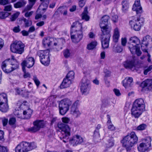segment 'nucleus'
Here are the masks:
<instances>
[{"mask_svg": "<svg viewBox=\"0 0 152 152\" xmlns=\"http://www.w3.org/2000/svg\"><path fill=\"white\" fill-rule=\"evenodd\" d=\"M56 97L54 96H51L48 98L49 100L52 102H53L54 101Z\"/></svg>", "mask_w": 152, "mask_h": 152, "instance_id": "63", "label": "nucleus"}, {"mask_svg": "<svg viewBox=\"0 0 152 152\" xmlns=\"http://www.w3.org/2000/svg\"><path fill=\"white\" fill-rule=\"evenodd\" d=\"M71 84V80L66 78L64 79L60 87L61 88H66L69 87Z\"/></svg>", "mask_w": 152, "mask_h": 152, "instance_id": "26", "label": "nucleus"}, {"mask_svg": "<svg viewBox=\"0 0 152 152\" xmlns=\"http://www.w3.org/2000/svg\"><path fill=\"white\" fill-rule=\"evenodd\" d=\"M145 110V106L143 100L139 99L136 100L134 102L133 105Z\"/></svg>", "mask_w": 152, "mask_h": 152, "instance_id": "20", "label": "nucleus"}, {"mask_svg": "<svg viewBox=\"0 0 152 152\" xmlns=\"http://www.w3.org/2000/svg\"><path fill=\"white\" fill-rule=\"evenodd\" d=\"M9 1L8 0H0V4L5 5L8 4Z\"/></svg>", "mask_w": 152, "mask_h": 152, "instance_id": "60", "label": "nucleus"}, {"mask_svg": "<svg viewBox=\"0 0 152 152\" xmlns=\"http://www.w3.org/2000/svg\"><path fill=\"white\" fill-rule=\"evenodd\" d=\"M8 109L7 103L0 104V110L2 112H6Z\"/></svg>", "mask_w": 152, "mask_h": 152, "instance_id": "36", "label": "nucleus"}, {"mask_svg": "<svg viewBox=\"0 0 152 152\" xmlns=\"http://www.w3.org/2000/svg\"><path fill=\"white\" fill-rule=\"evenodd\" d=\"M141 86L142 90H151L152 89V79H147L144 80L142 82Z\"/></svg>", "mask_w": 152, "mask_h": 152, "instance_id": "16", "label": "nucleus"}, {"mask_svg": "<svg viewBox=\"0 0 152 152\" xmlns=\"http://www.w3.org/2000/svg\"><path fill=\"white\" fill-rule=\"evenodd\" d=\"M70 143L73 146L79 144L83 142V138L78 135H75L73 136L72 138L69 140Z\"/></svg>", "mask_w": 152, "mask_h": 152, "instance_id": "15", "label": "nucleus"}, {"mask_svg": "<svg viewBox=\"0 0 152 152\" xmlns=\"http://www.w3.org/2000/svg\"><path fill=\"white\" fill-rule=\"evenodd\" d=\"M133 80L132 77L126 78L123 81V86L126 88L131 86V83L133 82Z\"/></svg>", "mask_w": 152, "mask_h": 152, "instance_id": "27", "label": "nucleus"}, {"mask_svg": "<svg viewBox=\"0 0 152 152\" xmlns=\"http://www.w3.org/2000/svg\"><path fill=\"white\" fill-rule=\"evenodd\" d=\"M144 21L142 18L133 17L132 20L129 21V24L132 29L135 31H139Z\"/></svg>", "mask_w": 152, "mask_h": 152, "instance_id": "8", "label": "nucleus"}, {"mask_svg": "<svg viewBox=\"0 0 152 152\" xmlns=\"http://www.w3.org/2000/svg\"><path fill=\"white\" fill-rule=\"evenodd\" d=\"M124 65L126 69H130L132 71L135 69L134 61L133 60H127L124 63Z\"/></svg>", "mask_w": 152, "mask_h": 152, "instance_id": "24", "label": "nucleus"}, {"mask_svg": "<svg viewBox=\"0 0 152 152\" xmlns=\"http://www.w3.org/2000/svg\"><path fill=\"white\" fill-rule=\"evenodd\" d=\"M119 37V32L117 28L115 29L113 36V41L115 42H118Z\"/></svg>", "mask_w": 152, "mask_h": 152, "instance_id": "33", "label": "nucleus"}, {"mask_svg": "<svg viewBox=\"0 0 152 152\" xmlns=\"http://www.w3.org/2000/svg\"><path fill=\"white\" fill-rule=\"evenodd\" d=\"M19 14V12H17L12 15L10 18V21L12 22L15 21L18 18Z\"/></svg>", "mask_w": 152, "mask_h": 152, "instance_id": "44", "label": "nucleus"}, {"mask_svg": "<svg viewBox=\"0 0 152 152\" xmlns=\"http://www.w3.org/2000/svg\"><path fill=\"white\" fill-rule=\"evenodd\" d=\"M32 111L31 110L28 109L27 110H24L23 111V114L25 115V117L23 118L28 119L29 118L32 114Z\"/></svg>", "mask_w": 152, "mask_h": 152, "instance_id": "34", "label": "nucleus"}, {"mask_svg": "<svg viewBox=\"0 0 152 152\" xmlns=\"http://www.w3.org/2000/svg\"><path fill=\"white\" fill-rule=\"evenodd\" d=\"M20 26H18L15 27L13 29V31L15 33H18L20 31Z\"/></svg>", "mask_w": 152, "mask_h": 152, "instance_id": "54", "label": "nucleus"}, {"mask_svg": "<svg viewBox=\"0 0 152 152\" xmlns=\"http://www.w3.org/2000/svg\"><path fill=\"white\" fill-rule=\"evenodd\" d=\"M63 54L65 58L69 57L70 55L69 50L68 49H66L64 50Z\"/></svg>", "mask_w": 152, "mask_h": 152, "instance_id": "47", "label": "nucleus"}, {"mask_svg": "<svg viewBox=\"0 0 152 152\" xmlns=\"http://www.w3.org/2000/svg\"><path fill=\"white\" fill-rule=\"evenodd\" d=\"M101 125L99 124H98L96 128V129L94 131V137L95 138H99V129L101 128Z\"/></svg>", "mask_w": 152, "mask_h": 152, "instance_id": "41", "label": "nucleus"}, {"mask_svg": "<svg viewBox=\"0 0 152 152\" xmlns=\"http://www.w3.org/2000/svg\"><path fill=\"white\" fill-rule=\"evenodd\" d=\"M7 96L6 94L2 93L0 94V104L7 103Z\"/></svg>", "mask_w": 152, "mask_h": 152, "instance_id": "32", "label": "nucleus"}, {"mask_svg": "<svg viewBox=\"0 0 152 152\" xmlns=\"http://www.w3.org/2000/svg\"><path fill=\"white\" fill-rule=\"evenodd\" d=\"M140 42L139 39L136 37H131L129 39L130 45H135L136 46L139 45Z\"/></svg>", "mask_w": 152, "mask_h": 152, "instance_id": "30", "label": "nucleus"}, {"mask_svg": "<svg viewBox=\"0 0 152 152\" xmlns=\"http://www.w3.org/2000/svg\"><path fill=\"white\" fill-rule=\"evenodd\" d=\"M34 63V60L33 58L31 57H27L25 60L23 61L21 64L22 68L26 66L28 68L32 67Z\"/></svg>", "mask_w": 152, "mask_h": 152, "instance_id": "12", "label": "nucleus"}, {"mask_svg": "<svg viewBox=\"0 0 152 152\" xmlns=\"http://www.w3.org/2000/svg\"><path fill=\"white\" fill-rule=\"evenodd\" d=\"M77 103L75 102L72 105L71 110V113L75 117H77L81 114V113L77 107Z\"/></svg>", "mask_w": 152, "mask_h": 152, "instance_id": "23", "label": "nucleus"}, {"mask_svg": "<svg viewBox=\"0 0 152 152\" xmlns=\"http://www.w3.org/2000/svg\"><path fill=\"white\" fill-rule=\"evenodd\" d=\"M133 46L132 45H129V48L132 54H136L138 56H140L141 53V52L139 48L135 45L132 44Z\"/></svg>", "mask_w": 152, "mask_h": 152, "instance_id": "22", "label": "nucleus"}, {"mask_svg": "<svg viewBox=\"0 0 152 152\" xmlns=\"http://www.w3.org/2000/svg\"><path fill=\"white\" fill-rule=\"evenodd\" d=\"M50 51L48 50H40L37 52L38 55L39 57L40 61L43 64L48 66L50 62Z\"/></svg>", "mask_w": 152, "mask_h": 152, "instance_id": "7", "label": "nucleus"}, {"mask_svg": "<svg viewBox=\"0 0 152 152\" xmlns=\"http://www.w3.org/2000/svg\"><path fill=\"white\" fill-rule=\"evenodd\" d=\"M19 63L16 60H13L10 63V65L11 66L12 71L18 69L19 67Z\"/></svg>", "mask_w": 152, "mask_h": 152, "instance_id": "35", "label": "nucleus"}, {"mask_svg": "<svg viewBox=\"0 0 152 152\" xmlns=\"http://www.w3.org/2000/svg\"><path fill=\"white\" fill-rule=\"evenodd\" d=\"M70 35L71 39L74 43H78L82 39L83 32L81 23L78 22L73 23L71 27Z\"/></svg>", "mask_w": 152, "mask_h": 152, "instance_id": "1", "label": "nucleus"}, {"mask_svg": "<svg viewBox=\"0 0 152 152\" xmlns=\"http://www.w3.org/2000/svg\"><path fill=\"white\" fill-rule=\"evenodd\" d=\"M33 5V4H31L29 3V4L27 6L25 7L23 12L28 11L32 8Z\"/></svg>", "mask_w": 152, "mask_h": 152, "instance_id": "48", "label": "nucleus"}, {"mask_svg": "<svg viewBox=\"0 0 152 152\" xmlns=\"http://www.w3.org/2000/svg\"><path fill=\"white\" fill-rule=\"evenodd\" d=\"M34 142H22L18 144L15 148V152H27L36 148Z\"/></svg>", "mask_w": 152, "mask_h": 152, "instance_id": "3", "label": "nucleus"}, {"mask_svg": "<svg viewBox=\"0 0 152 152\" xmlns=\"http://www.w3.org/2000/svg\"><path fill=\"white\" fill-rule=\"evenodd\" d=\"M144 110L133 106L131 109L132 114L135 118H138Z\"/></svg>", "mask_w": 152, "mask_h": 152, "instance_id": "19", "label": "nucleus"}, {"mask_svg": "<svg viewBox=\"0 0 152 152\" xmlns=\"http://www.w3.org/2000/svg\"><path fill=\"white\" fill-rule=\"evenodd\" d=\"M114 145L113 142L111 141H109L106 143V147L107 148H110L112 147Z\"/></svg>", "mask_w": 152, "mask_h": 152, "instance_id": "58", "label": "nucleus"}, {"mask_svg": "<svg viewBox=\"0 0 152 152\" xmlns=\"http://www.w3.org/2000/svg\"><path fill=\"white\" fill-rule=\"evenodd\" d=\"M74 73L73 71H70L67 74L66 78L71 80V79L74 78Z\"/></svg>", "mask_w": 152, "mask_h": 152, "instance_id": "46", "label": "nucleus"}, {"mask_svg": "<svg viewBox=\"0 0 152 152\" xmlns=\"http://www.w3.org/2000/svg\"><path fill=\"white\" fill-rule=\"evenodd\" d=\"M89 81L84 77L82 80L81 82L80 89L83 94L88 93L90 90Z\"/></svg>", "mask_w": 152, "mask_h": 152, "instance_id": "11", "label": "nucleus"}, {"mask_svg": "<svg viewBox=\"0 0 152 152\" xmlns=\"http://www.w3.org/2000/svg\"><path fill=\"white\" fill-rule=\"evenodd\" d=\"M146 125L145 124H142L138 126L137 128V130H142L145 129L146 127Z\"/></svg>", "mask_w": 152, "mask_h": 152, "instance_id": "49", "label": "nucleus"}, {"mask_svg": "<svg viewBox=\"0 0 152 152\" xmlns=\"http://www.w3.org/2000/svg\"><path fill=\"white\" fill-rule=\"evenodd\" d=\"M118 16L116 15H115L112 17V20L114 22H116L118 20Z\"/></svg>", "mask_w": 152, "mask_h": 152, "instance_id": "64", "label": "nucleus"}, {"mask_svg": "<svg viewBox=\"0 0 152 152\" xmlns=\"http://www.w3.org/2000/svg\"><path fill=\"white\" fill-rule=\"evenodd\" d=\"M110 37H101L102 45L104 49L107 48L109 47Z\"/></svg>", "mask_w": 152, "mask_h": 152, "instance_id": "25", "label": "nucleus"}, {"mask_svg": "<svg viewBox=\"0 0 152 152\" xmlns=\"http://www.w3.org/2000/svg\"><path fill=\"white\" fill-rule=\"evenodd\" d=\"M10 65V62L9 60H5L2 64L1 68L6 73H10L12 71V69Z\"/></svg>", "mask_w": 152, "mask_h": 152, "instance_id": "13", "label": "nucleus"}, {"mask_svg": "<svg viewBox=\"0 0 152 152\" xmlns=\"http://www.w3.org/2000/svg\"><path fill=\"white\" fill-rule=\"evenodd\" d=\"M16 90V92L18 94L23 95L24 96H26L29 93L28 91L26 90H21L19 89H17Z\"/></svg>", "mask_w": 152, "mask_h": 152, "instance_id": "39", "label": "nucleus"}, {"mask_svg": "<svg viewBox=\"0 0 152 152\" xmlns=\"http://www.w3.org/2000/svg\"><path fill=\"white\" fill-rule=\"evenodd\" d=\"M152 69V65L150 66L148 68L144 70V74L146 75L147 74L148 72L150 71Z\"/></svg>", "mask_w": 152, "mask_h": 152, "instance_id": "56", "label": "nucleus"}, {"mask_svg": "<svg viewBox=\"0 0 152 152\" xmlns=\"http://www.w3.org/2000/svg\"><path fill=\"white\" fill-rule=\"evenodd\" d=\"M113 50L116 53H120L122 51L123 49L120 46L117 45L115 46L113 48Z\"/></svg>", "mask_w": 152, "mask_h": 152, "instance_id": "45", "label": "nucleus"}, {"mask_svg": "<svg viewBox=\"0 0 152 152\" xmlns=\"http://www.w3.org/2000/svg\"><path fill=\"white\" fill-rule=\"evenodd\" d=\"M23 71L24 72V74L23 75V76L24 78H26L27 77H29L30 76V75L28 72H27L25 69V68L24 67L22 68Z\"/></svg>", "mask_w": 152, "mask_h": 152, "instance_id": "52", "label": "nucleus"}, {"mask_svg": "<svg viewBox=\"0 0 152 152\" xmlns=\"http://www.w3.org/2000/svg\"><path fill=\"white\" fill-rule=\"evenodd\" d=\"M16 121V120L15 118H12L9 119V124L11 126H13L15 124Z\"/></svg>", "mask_w": 152, "mask_h": 152, "instance_id": "51", "label": "nucleus"}, {"mask_svg": "<svg viewBox=\"0 0 152 152\" xmlns=\"http://www.w3.org/2000/svg\"><path fill=\"white\" fill-rule=\"evenodd\" d=\"M138 138L134 132H132L123 138L121 141L122 146L125 148L127 152H131L132 147L136 143Z\"/></svg>", "mask_w": 152, "mask_h": 152, "instance_id": "2", "label": "nucleus"}, {"mask_svg": "<svg viewBox=\"0 0 152 152\" xmlns=\"http://www.w3.org/2000/svg\"><path fill=\"white\" fill-rule=\"evenodd\" d=\"M26 3L25 0H20L19 1L14 4V6L16 8L22 7L24 6Z\"/></svg>", "mask_w": 152, "mask_h": 152, "instance_id": "29", "label": "nucleus"}, {"mask_svg": "<svg viewBox=\"0 0 152 152\" xmlns=\"http://www.w3.org/2000/svg\"><path fill=\"white\" fill-rule=\"evenodd\" d=\"M21 20L24 21L26 27H28L32 25V21L31 20H27L24 18H23Z\"/></svg>", "mask_w": 152, "mask_h": 152, "instance_id": "40", "label": "nucleus"}, {"mask_svg": "<svg viewBox=\"0 0 152 152\" xmlns=\"http://www.w3.org/2000/svg\"><path fill=\"white\" fill-rule=\"evenodd\" d=\"M107 126H108V129L110 130L114 131L115 130V127L112 124L107 125Z\"/></svg>", "mask_w": 152, "mask_h": 152, "instance_id": "55", "label": "nucleus"}, {"mask_svg": "<svg viewBox=\"0 0 152 152\" xmlns=\"http://www.w3.org/2000/svg\"><path fill=\"white\" fill-rule=\"evenodd\" d=\"M33 80L37 86H39L40 84V82L36 77H34Z\"/></svg>", "mask_w": 152, "mask_h": 152, "instance_id": "62", "label": "nucleus"}, {"mask_svg": "<svg viewBox=\"0 0 152 152\" xmlns=\"http://www.w3.org/2000/svg\"><path fill=\"white\" fill-rule=\"evenodd\" d=\"M97 43L96 42L93 41L91 42L88 45L87 48L89 50H91L94 49L96 46Z\"/></svg>", "mask_w": 152, "mask_h": 152, "instance_id": "38", "label": "nucleus"}, {"mask_svg": "<svg viewBox=\"0 0 152 152\" xmlns=\"http://www.w3.org/2000/svg\"><path fill=\"white\" fill-rule=\"evenodd\" d=\"M151 43L152 44V38L150 37L147 35L143 37L141 45L142 50H145L148 45Z\"/></svg>", "mask_w": 152, "mask_h": 152, "instance_id": "14", "label": "nucleus"}, {"mask_svg": "<svg viewBox=\"0 0 152 152\" xmlns=\"http://www.w3.org/2000/svg\"><path fill=\"white\" fill-rule=\"evenodd\" d=\"M61 120L63 123L66 124L69 123L70 121V119L69 118L67 117H64L61 118Z\"/></svg>", "mask_w": 152, "mask_h": 152, "instance_id": "50", "label": "nucleus"}, {"mask_svg": "<svg viewBox=\"0 0 152 152\" xmlns=\"http://www.w3.org/2000/svg\"><path fill=\"white\" fill-rule=\"evenodd\" d=\"M10 14L7 12H0V18L4 19L7 17Z\"/></svg>", "mask_w": 152, "mask_h": 152, "instance_id": "42", "label": "nucleus"}, {"mask_svg": "<svg viewBox=\"0 0 152 152\" xmlns=\"http://www.w3.org/2000/svg\"><path fill=\"white\" fill-rule=\"evenodd\" d=\"M58 127L62 131V135L60 137L65 143L68 142L69 137L70 135L71 129L68 125L61 123L58 124Z\"/></svg>", "mask_w": 152, "mask_h": 152, "instance_id": "4", "label": "nucleus"}, {"mask_svg": "<svg viewBox=\"0 0 152 152\" xmlns=\"http://www.w3.org/2000/svg\"><path fill=\"white\" fill-rule=\"evenodd\" d=\"M2 121L4 126H6L8 123V119L5 118H2Z\"/></svg>", "mask_w": 152, "mask_h": 152, "instance_id": "59", "label": "nucleus"}, {"mask_svg": "<svg viewBox=\"0 0 152 152\" xmlns=\"http://www.w3.org/2000/svg\"><path fill=\"white\" fill-rule=\"evenodd\" d=\"M0 152H8V150L6 147L0 146Z\"/></svg>", "mask_w": 152, "mask_h": 152, "instance_id": "61", "label": "nucleus"}, {"mask_svg": "<svg viewBox=\"0 0 152 152\" xmlns=\"http://www.w3.org/2000/svg\"><path fill=\"white\" fill-rule=\"evenodd\" d=\"M88 8L87 7H85L83 12L82 14V18L85 20L86 21H88L90 19L89 16L88 15Z\"/></svg>", "mask_w": 152, "mask_h": 152, "instance_id": "31", "label": "nucleus"}, {"mask_svg": "<svg viewBox=\"0 0 152 152\" xmlns=\"http://www.w3.org/2000/svg\"><path fill=\"white\" fill-rule=\"evenodd\" d=\"M122 10L125 11L127 10L128 8V3L126 1H123L122 2Z\"/></svg>", "mask_w": 152, "mask_h": 152, "instance_id": "43", "label": "nucleus"}, {"mask_svg": "<svg viewBox=\"0 0 152 152\" xmlns=\"http://www.w3.org/2000/svg\"><path fill=\"white\" fill-rule=\"evenodd\" d=\"M140 0H136L133 6L132 10L136 11L137 14H141L142 12V8L140 4Z\"/></svg>", "mask_w": 152, "mask_h": 152, "instance_id": "21", "label": "nucleus"}, {"mask_svg": "<svg viewBox=\"0 0 152 152\" xmlns=\"http://www.w3.org/2000/svg\"><path fill=\"white\" fill-rule=\"evenodd\" d=\"M63 40L60 39H55L54 40L53 48L54 51H58L62 49L63 45Z\"/></svg>", "mask_w": 152, "mask_h": 152, "instance_id": "18", "label": "nucleus"}, {"mask_svg": "<svg viewBox=\"0 0 152 152\" xmlns=\"http://www.w3.org/2000/svg\"><path fill=\"white\" fill-rule=\"evenodd\" d=\"M12 10V7L11 5H8L4 7V11H10Z\"/></svg>", "mask_w": 152, "mask_h": 152, "instance_id": "57", "label": "nucleus"}, {"mask_svg": "<svg viewBox=\"0 0 152 152\" xmlns=\"http://www.w3.org/2000/svg\"><path fill=\"white\" fill-rule=\"evenodd\" d=\"M72 103V102L67 98L61 100L59 104L60 114L62 115H64L69 110Z\"/></svg>", "mask_w": 152, "mask_h": 152, "instance_id": "6", "label": "nucleus"}, {"mask_svg": "<svg viewBox=\"0 0 152 152\" xmlns=\"http://www.w3.org/2000/svg\"><path fill=\"white\" fill-rule=\"evenodd\" d=\"M24 44L21 41L16 40L11 44L10 50L13 53L21 54L24 51Z\"/></svg>", "mask_w": 152, "mask_h": 152, "instance_id": "5", "label": "nucleus"}, {"mask_svg": "<svg viewBox=\"0 0 152 152\" xmlns=\"http://www.w3.org/2000/svg\"><path fill=\"white\" fill-rule=\"evenodd\" d=\"M23 12H25V14L24 16L26 17H30L33 14V11H30L28 12V11Z\"/></svg>", "mask_w": 152, "mask_h": 152, "instance_id": "53", "label": "nucleus"}, {"mask_svg": "<svg viewBox=\"0 0 152 152\" xmlns=\"http://www.w3.org/2000/svg\"><path fill=\"white\" fill-rule=\"evenodd\" d=\"M101 28L102 34L101 37H110V32L111 28L108 25L103 26V27H100Z\"/></svg>", "mask_w": 152, "mask_h": 152, "instance_id": "17", "label": "nucleus"}, {"mask_svg": "<svg viewBox=\"0 0 152 152\" xmlns=\"http://www.w3.org/2000/svg\"><path fill=\"white\" fill-rule=\"evenodd\" d=\"M109 19L108 16L105 15L101 19L99 25L100 27H103V26L108 25V21Z\"/></svg>", "mask_w": 152, "mask_h": 152, "instance_id": "28", "label": "nucleus"}, {"mask_svg": "<svg viewBox=\"0 0 152 152\" xmlns=\"http://www.w3.org/2000/svg\"><path fill=\"white\" fill-rule=\"evenodd\" d=\"M50 38L48 37L45 38L43 39L42 42V43L44 46H49L51 41Z\"/></svg>", "mask_w": 152, "mask_h": 152, "instance_id": "37", "label": "nucleus"}, {"mask_svg": "<svg viewBox=\"0 0 152 152\" xmlns=\"http://www.w3.org/2000/svg\"><path fill=\"white\" fill-rule=\"evenodd\" d=\"M144 142L141 143L137 148L138 150L141 152H145L147 151L151 146V138L149 137H147L143 140Z\"/></svg>", "mask_w": 152, "mask_h": 152, "instance_id": "9", "label": "nucleus"}, {"mask_svg": "<svg viewBox=\"0 0 152 152\" xmlns=\"http://www.w3.org/2000/svg\"><path fill=\"white\" fill-rule=\"evenodd\" d=\"M34 126L28 129V131L31 132H35L39 131L40 128H43L45 124L43 120H37L33 123Z\"/></svg>", "mask_w": 152, "mask_h": 152, "instance_id": "10", "label": "nucleus"}]
</instances>
